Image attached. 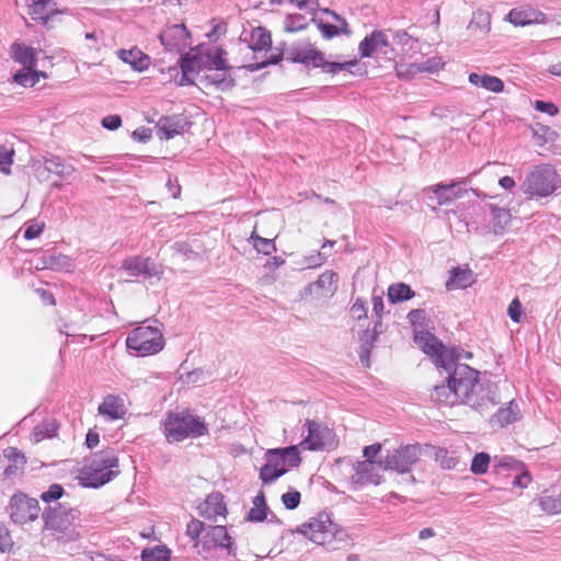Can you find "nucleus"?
<instances>
[{
    "mask_svg": "<svg viewBox=\"0 0 561 561\" xmlns=\"http://www.w3.org/2000/svg\"><path fill=\"white\" fill-rule=\"evenodd\" d=\"M447 373L445 382L436 385L431 399L448 407L465 404L483 414L500 403L497 385L481 378L480 371L469 365H458Z\"/></svg>",
    "mask_w": 561,
    "mask_h": 561,
    "instance_id": "1",
    "label": "nucleus"
},
{
    "mask_svg": "<svg viewBox=\"0 0 561 561\" xmlns=\"http://www.w3.org/2000/svg\"><path fill=\"white\" fill-rule=\"evenodd\" d=\"M118 458L113 450L95 454L91 463L83 467L79 474V484L84 488L98 489L118 474Z\"/></svg>",
    "mask_w": 561,
    "mask_h": 561,
    "instance_id": "2",
    "label": "nucleus"
},
{
    "mask_svg": "<svg viewBox=\"0 0 561 561\" xmlns=\"http://www.w3.org/2000/svg\"><path fill=\"white\" fill-rule=\"evenodd\" d=\"M265 465L260 469L263 484H270L287 472V468L298 467L301 462L299 446L267 449L264 454Z\"/></svg>",
    "mask_w": 561,
    "mask_h": 561,
    "instance_id": "3",
    "label": "nucleus"
},
{
    "mask_svg": "<svg viewBox=\"0 0 561 561\" xmlns=\"http://www.w3.org/2000/svg\"><path fill=\"white\" fill-rule=\"evenodd\" d=\"M163 433L170 443L187 437H201L207 433L205 423L188 412H170L163 422Z\"/></svg>",
    "mask_w": 561,
    "mask_h": 561,
    "instance_id": "4",
    "label": "nucleus"
},
{
    "mask_svg": "<svg viewBox=\"0 0 561 561\" xmlns=\"http://www.w3.org/2000/svg\"><path fill=\"white\" fill-rule=\"evenodd\" d=\"M164 339L157 327H137L126 337V347L138 356H150L163 350Z\"/></svg>",
    "mask_w": 561,
    "mask_h": 561,
    "instance_id": "5",
    "label": "nucleus"
},
{
    "mask_svg": "<svg viewBox=\"0 0 561 561\" xmlns=\"http://www.w3.org/2000/svg\"><path fill=\"white\" fill-rule=\"evenodd\" d=\"M287 59L302 64L305 66L320 67L327 73L336 75L341 71H351V69L357 64V60H350L344 62L325 61L324 54L310 46L307 47H291L288 50Z\"/></svg>",
    "mask_w": 561,
    "mask_h": 561,
    "instance_id": "6",
    "label": "nucleus"
},
{
    "mask_svg": "<svg viewBox=\"0 0 561 561\" xmlns=\"http://www.w3.org/2000/svg\"><path fill=\"white\" fill-rule=\"evenodd\" d=\"M558 174L548 165L536 168L531 171L525 182V193L545 197L552 194L557 188Z\"/></svg>",
    "mask_w": 561,
    "mask_h": 561,
    "instance_id": "7",
    "label": "nucleus"
},
{
    "mask_svg": "<svg viewBox=\"0 0 561 561\" xmlns=\"http://www.w3.org/2000/svg\"><path fill=\"white\" fill-rule=\"evenodd\" d=\"M421 447L419 445H405L400 448L388 450L387 455L379 461L383 470H396L400 473L409 472L411 467L419 460Z\"/></svg>",
    "mask_w": 561,
    "mask_h": 561,
    "instance_id": "8",
    "label": "nucleus"
},
{
    "mask_svg": "<svg viewBox=\"0 0 561 561\" xmlns=\"http://www.w3.org/2000/svg\"><path fill=\"white\" fill-rule=\"evenodd\" d=\"M8 510L11 520L18 525L37 519L41 513L38 501L22 492L12 495Z\"/></svg>",
    "mask_w": 561,
    "mask_h": 561,
    "instance_id": "9",
    "label": "nucleus"
},
{
    "mask_svg": "<svg viewBox=\"0 0 561 561\" xmlns=\"http://www.w3.org/2000/svg\"><path fill=\"white\" fill-rule=\"evenodd\" d=\"M301 533L317 545H327L332 541L336 533V525L325 514L311 518L301 526Z\"/></svg>",
    "mask_w": 561,
    "mask_h": 561,
    "instance_id": "10",
    "label": "nucleus"
},
{
    "mask_svg": "<svg viewBox=\"0 0 561 561\" xmlns=\"http://www.w3.org/2000/svg\"><path fill=\"white\" fill-rule=\"evenodd\" d=\"M305 426L308 434L299 444L304 449L322 450L334 444V433L328 426L312 420H307Z\"/></svg>",
    "mask_w": 561,
    "mask_h": 561,
    "instance_id": "11",
    "label": "nucleus"
},
{
    "mask_svg": "<svg viewBox=\"0 0 561 561\" xmlns=\"http://www.w3.org/2000/svg\"><path fill=\"white\" fill-rule=\"evenodd\" d=\"M414 342L426 355L434 358L437 367L443 368L444 360L453 356V351H448V347L427 331L415 332Z\"/></svg>",
    "mask_w": 561,
    "mask_h": 561,
    "instance_id": "12",
    "label": "nucleus"
},
{
    "mask_svg": "<svg viewBox=\"0 0 561 561\" xmlns=\"http://www.w3.org/2000/svg\"><path fill=\"white\" fill-rule=\"evenodd\" d=\"M42 516L46 528L61 533L67 530L77 519L78 511L57 504L56 506L48 507Z\"/></svg>",
    "mask_w": 561,
    "mask_h": 561,
    "instance_id": "13",
    "label": "nucleus"
},
{
    "mask_svg": "<svg viewBox=\"0 0 561 561\" xmlns=\"http://www.w3.org/2000/svg\"><path fill=\"white\" fill-rule=\"evenodd\" d=\"M358 50L360 57H371L375 54L388 56L393 51V48L390 45L389 36L387 31H374L371 34L367 35L358 46Z\"/></svg>",
    "mask_w": 561,
    "mask_h": 561,
    "instance_id": "14",
    "label": "nucleus"
},
{
    "mask_svg": "<svg viewBox=\"0 0 561 561\" xmlns=\"http://www.w3.org/2000/svg\"><path fill=\"white\" fill-rule=\"evenodd\" d=\"M203 549L221 548L227 550L229 556H236V547L229 536L227 528L221 525L209 526L201 541Z\"/></svg>",
    "mask_w": 561,
    "mask_h": 561,
    "instance_id": "15",
    "label": "nucleus"
},
{
    "mask_svg": "<svg viewBox=\"0 0 561 561\" xmlns=\"http://www.w3.org/2000/svg\"><path fill=\"white\" fill-rule=\"evenodd\" d=\"M467 180L451 181L448 184L438 183L424 188L425 193H433L436 197L437 205H447L455 199L461 198L467 192L461 185L466 184Z\"/></svg>",
    "mask_w": 561,
    "mask_h": 561,
    "instance_id": "16",
    "label": "nucleus"
},
{
    "mask_svg": "<svg viewBox=\"0 0 561 561\" xmlns=\"http://www.w3.org/2000/svg\"><path fill=\"white\" fill-rule=\"evenodd\" d=\"M376 467V461H357L354 466V473L351 477V483L354 485V489H359L366 484H380L381 476L378 474Z\"/></svg>",
    "mask_w": 561,
    "mask_h": 561,
    "instance_id": "17",
    "label": "nucleus"
},
{
    "mask_svg": "<svg viewBox=\"0 0 561 561\" xmlns=\"http://www.w3.org/2000/svg\"><path fill=\"white\" fill-rule=\"evenodd\" d=\"M160 41L167 50L181 51L188 45V32L184 24H173L160 34Z\"/></svg>",
    "mask_w": 561,
    "mask_h": 561,
    "instance_id": "18",
    "label": "nucleus"
},
{
    "mask_svg": "<svg viewBox=\"0 0 561 561\" xmlns=\"http://www.w3.org/2000/svg\"><path fill=\"white\" fill-rule=\"evenodd\" d=\"M123 267L130 276L160 277L162 270L153 263L149 257L134 256L123 262Z\"/></svg>",
    "mask_w": 561,
    "mask_h": 561,
    "instance_id": "19",
    "label": "nucleus"
},
{
    "mask_svg": "<svg viewBox=\"0 0 561 561\" xmlns=\"http://www.w3.org/2000/svg\"><path fill=\"white\" fill-rule=\"evenodd\" d=\"M506 20L515 26H527L531 24H543L547 15L530 7L514 8L506 15Z\"/></svg>",
    "mask_w": 561,
    "mask_h": 561,
    "instance_id": "20",
    "label": "nucleus"
},
{
    "mask_svg": "<svg viewBox=\"0 0 561 561\" xmlns=\"http://www.w3.org/2000/svg\"><path fill=\"white\" fill-rule=\"evenodd\" d=\"M187 119L183 115L161 116L157 122V134L160 138L171 139L183 133Z\"/></svg>",
    "mask_w": 561,
    "mask_h": 561,
    "instance_id": "21",
    "label": "nucleus"
},
{
    "mask_svg": "<svg viewBox=\"0 0 561 561\" xmlns=\"http://www.w3.org/2000/svg\"><path fill=\"white\" fill-rule=\"evenodd\" d=\"M240 41L247 43L253 51L270 50L272 47L271 33L262 26L253 27L250 32L243 31Z\"/></svg>",
    "mask_w": 561,
    "mask_h": 561,
    "instance_id": "22",
    "label": "nucleus"
},
{
    "mask_svg": "<svg viewBox=\"0 0 561 561\" xmlns=\"http://www.w3.org/2000/svg\"><path fill=\"white\" fill-rule=\"evenodd\" d=\"M199 83L205 88L214 87L219 91H227L234 87V79L229 70H213L201 76Z\"/></svg>",
    "mask_w": 561,
    "mask_h": 561,
    "instance_id": "23",
    "label": "nucleus"
},
{
    "mask_svg": "<svg viewBox=\"0 0 561 561\" xmlns=\"http://www.w3.org/2000/svg\"><path fill=\"white\" fill-rule=\"evenodd\" d=\"M98 411L110 421L121 420L127 413L124 399L114 394H107Z\"/></svg>",
    "mask_w": 561,
    "mask_h": 561,
    "instance_id": "24",
    "label": "nucleus"
},
{
    "mask_svg": "<svg viewBox=\"0 0 561 561\" xmlns=\"http://www.w3.org/2000/svg\"><path fill=\"white\" fill-rule=\"evenodd\" d=\"M198 510L201 515L208 519H217L219 516H225L227 507L224 502V495L219 492L210 493L198 506Z\"/></svg>",
    "mask_w": 561,
    "mask_h": 561,
    "instance_id": "25",
    "label": "nucleus"
},
{
    "mask_svg": "<svg viewBox=\"0 0 561 561\" xmlns=\"http://www.w3.org/2000/svg\"><path fill=\"white\" fill-rule=\"evenodd\" d=\"M520 410L515 400H511L506 407L500 408L490 419L492 426L504 427L519 419Z\"/></svg>",
    "mask_w": 561,
    "mask_h": 561,
    "instance_id": "26",
    "label": "nucleus"
},
{
    "mask_svg": "<svg viewBox=\"0 0 561 561\" xmlns=\"http://www.w3.org/2000/svg\"><path fill=\"white\" fill-rule=\"evenodd\" d=\"M438 61L436 59H428L425 62L398 65L396 67L397 76L400 79L410 80L416 73L420 72H432L437 69Z\"/></svg>",
    "mask_w": 561,
    "mask_h": 561,
    "instance_id": "27",
    "label": "nucleus"
},
{
    "mask_svg": "<svg viewBox=\"0 0 561 561\" xmlns=\"http://www.w3.org/2000/svg\"><path fill=\"white\" fill-rule=\"evenodd\" d=\"M227 53L220 47H214L208 49L206 54L201 55L203 57V69L205 71L213 70H229L230 67L227 64L225 56Z\"/></svg>",
    "mask_w": 561,
    "mask_h": 561,
    "instance_id": "28",
    "label": "nucleus"
},
{
    "mask_svg": "<svg viewBox=\"0 0 561 561\" xmlns=\"http://www.w3.org/2000/svg\"><path fill=\"white\" fill-rule=\"evenodd\" d=\"M117 54L119 59H122L125 64L130 65L131 68L136 71H144L150 65V58L138 48H133L129 50L119 49Z\"/></svg>",
    "mask_w": 561,
    "mask_h": 561,
    "instance_id": "29",
    "label": "nucleus"
},
{
    "mask_svg": "<svg viewBox=\"0 0 561 561\" xmlns=\"http://www.w3.org/2000/svg\"><path fill=\"white\" fill-rule=\"evenodd\" d=\"M469 82L473 85L481 87L488 91L500 93L504 90V82L502 79L491 75H479L472 72L469 75Z\"/></svg>",
    "mask_w": 561,
    "mask_h": 561,
    "instance_id": "30",
    "label": "nucleus"
},
{
    "mask_svg": "<svg viewBox=\"0 0 561 561\" xmlns=\"http://www.w3.org/2000/svg\"><path fill=\"white\" fill-rule=\"evenodd\" d=\"M11 55L14 61L21 64L23 67H35L37 50L24 44H13L11 47Z\"/></svg>",
    "mask_w": 561,
    "mask_h": 561,
    "instance_id": "31",
    "label": "nucleus"
},
{
    "mask_svg": "<svg viewBox=\"0 0 561 561\" xmlns=\"http://www.w3.org/2000/svg\"><path fill=\"white\" fill-rule=\"evenodd\" d=\"M488 208L490 209L491 213V224L493 232L495 234H502L505 228L511 222L510 210L493 204L488 205Z\"/></svg>",
    "mask_w": 561,
    "mask_h": 561,
    "instance_id": "32",
    "label": "nucleus"
},
{
    "mask_svg": "<svg viewBox=\"0 0 561 561\" xmlns=\"http://www.w3.org/2000/svg\"><path fill=\"white\" fill-rule=\"evenodd\" d=\"M268 507L266 505L265 495L260 491L253 499V507L248 512L247 519L254 523H261L266 519Z\"/></svg>",
    "mask_w": 561,
    "mask_h": 561,
    "instance_id": "33",
    "label": "nucleus"
},
{
    "mask_svg": "<svg viewBox=\"0 0 561 561\" xmlns=\"http://www.w3.org/2000/svg\"><path fill=\"white\" fill-rule=\"evenodd\" d=\"M54 2L51 0H38L30 5L28 14L34 21L47 22L54 11Z\"/></svg>",
    "mask_w": 561,
    "mask_h": 561,
    "instance_id": "34",
    "label": "nucleus"
},
{
    "mask_svg": "<svg viewBox=\"0 0 561 561\" xmlns=\"http://www.w3.org/2000/svg\"><path fill=\"white\" fill-rule=\"evenodd\" d=\"M35 67H23L13 76V81L24 88L34 87L41 77H45L42 71H36Z\"/></svg>",
    "mask_w": 561,
    "mask_h": 561,
    "instance_id": "35",
    "label": "nucleus"
},
{
    "mask_svg": "<svg viewBox=\"0 0 561 561\" xmlns=\"http://www.w3.org/2000/svg\"><path fill=\"white\" fill-rule=\"evenodd\" d=\"M58 424L54 419L45 420L33 430L32 436L35 443L57 435Z\"/></svg>",
    "mask_w": 561,
    "mask_h": 561,
    "instance_id": "36",
    "label": "nucleus"
},
{
    "mask_svg": "<svg viewBox=\"0 0 561 561\" xmlns=\"http://www.w3.org/2000/svg\"><path fill=\"white\" fill-rule=\"evenodd\" d=\"M412 288L404 283H396L388 287V299L392 304L407 301L414 297Z\"/></svg>",
    "mask_w": 561,
    "mask_h": 561,
    "instance_id": "37",
    "label": "nucleus"
},
{
    "mask_svg": "<svg viewBox=\"0 0 561 561\" xmlns=\"http://www.w3.org/2000/svg\"><path fill=\"white\" fill-rule=\"evenodd\" d=\"M337 274L333 271L323 272L318 279L313 283V286L322 290V295L333 294L336 289Z\"/></svg>",
    "mask_w": 561,
    "mask_h": 561,
    "instance_id": "38",
    "label": "nucleus"
},
{
    "mask_svg": "<svg viewBox=\"0 0 561 561\" xmlns=\"http://www.w3.org/2000/svg\"><path fill=\"white\" fill-rule=\"evenodd\" d=\"M473 282L472 272L468 268L456 267L451 270V276L447 282V287L454 284L457 288H467Z\"/></svg>",
    "mask_w": 561,
    "mask_h": 561,
    "instance_id": "39",
    "label": "nucleus"
},
{
    "mask_svg": "<svg viewBox=\"0 0 561 561\" xmlns=\"http://www.w3.org/2000/svg\"><path fill=\"white\" fill-rule=\"evenodd\" d=\"M171 551L164 545L146 548L141 552L142 561H169Z\"/></svg>",
    "mask_w": 561,
    "mask_h": 561,
    "instance_id": "40",
    "label": "nucleus"
},
{
    "mask_svg": "<svg viewBox=\"0 0 561 561\" xmlns=\"http://www.w3.org/2000/svg\"><path fill=\"white\" fill-rule=\"evenodd\" d=\"M203 57L201 55L184 56L180 60L181 71L184 75L198 73L203 69Z\"/></svg>",
    "mask_w": 561,
    "mask_h": 561,
    "instance_id": "41",
    "label": "nucleus"
},
{
    "mask_svg": "<svg viewBox=\"0 0 561 561\" xmlns=\"http://www.w3.org/2000/svg\"><path fill=\"white\" fill-rule=\"evenodd\" d=\"M45 169L48 172L55 173L61 178L67 176L71 173V168L67 167L59 157H50L45 159Z\"/></svg>",
    "mask_w": 561,
    "mask_h": 561,
    "instance_id": "42",
    "label": "nucleus"
},
{
    "mask_svg": "<svg viewBox=\"0 0 561 561\" xmlns=\"http://www.w3.org/2000/svg\"><path fill=\"white\" fill-rule=\"evenodd\" d=\"M448 351H453V356L444 360L443 369H454V367L462 365L461 363H459L461 359H470L472 357V353L461 348L451 347L448 348Z\"/></svg>",
    "mask_w": 561,
    "mask_h": 561,
    "instance_id": "43",
    "label": "nucleus"
},
{
    "mask_svg": "<svg viewBox=\"0 0 561 561\" xmlns=\"http://www.w3.org/2000/svg\"><path fill=\"white\" fill-rule=\"evenodd\" d=\"M490 455L486 453H478L471 461L470 470L474 474H483L488 471L490 463Z\"/></svg>",
    "mask_w": 561,
    "mask_h": 561,
    "instance_id": "44",
    "label": "nucleus"
},
{
    "mask_svg": "<svg viewBox=\"0 0 561 561\" xmlns=\"http://www.w3.org/2000/svg\"><path fill=\"white\" fill-rule=\"evenodd\" d=\"M250 239L253 241V247L259 253L270 255L271 253L276 251L275 243L272 239L262 238L254 233H252Z\"/></svg>",
    "mask_w": 561,
    "mask_h": 561,
    "instance_id": "45",
    "label": "nucleus"
},
{
    "mask_svg": "<svg viewBox=\"0 0 561 561\" xmlns=\"http://www.w3.org/2000/svg\"><path fill=\"white\" fill-rule=\"evenodd\" d=\"M539 506L548 514H561V503L559 495H545L539 499Z\"/></svg>",
    "mask_w": 561,
    "mask_h": 561,
    "instance_id": "46",
    "label": "nucleus"
},
{
    "mask_svg": "<svg viewBox=\"0 0 561 561\" xmlns=\"http://www.w3.org/2000/svg\"><path fill=\"white\" fill-rule=\"evenodd\" d=\"M307 25L306 18L301 14H289L286 18L285 30L288 32H297Z\"/></svg>",
    "mask_w": 561,
    "mask_h": 561,
    "instance_id": "47",
    "label": "nucleus"
},
{
    "mask_svg": "<svg viewBox=\"0 0 561 561\" xmlns=\"http://www.w3.org/2000/svg\"><path fill=\"white\" fill-rule=\"evenodd\" d=\"M14 150L12 148H7L4 146H0V171L9 174L10 165L13 163Z\"/></svg>",
    "mask_w": 561,
    "mask_h": 561,
    "instance_id": "48",
    "label": "nucleus"
},
{
    "mask_svg": "<svg viewBox=\"0 0 561 561\" xmlns=\"http://www.w3.org/2000/svg\"><path fill=\"white\" fill-rule=\"evenodd\" d=\"M283 59V53L277 51L276 54H271V56L264 59L261 62L247 65L245 68L250 71H257L268 65H276Z\"/></svg>",
    "mask_w": 561,
    "mask_h": 561,
    "instance_id": "49",
    "label": "nucleus"
},
{
    "mask_svg": "<svg viewBox=\"0 0 561 561\" xmlns=\"http://www.w3.org/2000/svg\"><path fill=\"white\" fill-rule=\"evenodd\" d=\"M313 21L317 23V26H318L319 31L321 32L322 36L327 39H331L334 36L342 34L340 31V26H337V25H333L331 23H327L321 20L320 21L313 20Z\"/></svg>",
    "mask_w": 561,
    "mask_h": 561,
    "instance_id": "50",
    "label": "nucleus"
},
{
    "mask_svg": "<svg viewBox=\"0 0 561 561\" xmlns=\"http://www.w3.org/2000/svg\"><path fill=\"white\" fill-rule=\"evenodd\" d=\"M64 494V489L60 484L54 483L49 485L48 490L41 494V499L45 503L59 500Z\"/></svg>",
    "mask_w": 561,
    "mask_h": 561,
    "instance_id": "51",
    "label": "nucleus"
},
{
    "mask_svg": "<svg viewBox=\"0 0 561 561\" xmlns=\"http://www.w3.org/2000/svg\"><path fill=\"white\" fill-rule=\"evenodd\" d=\"M507 314L515 323H520L523 320V307L518 298H514L507 308Z\"/></svg>",
    "mask_w": 561,
    "mask_h": 561,
    "instance_id": "52",
    "label": "nucleus"
},
{
    "mask_svg": "<svg viewBox=\"0 0 561 561\" xmlns=\"http://www.w3.org/2000/svg\"><path fill=\"white\" fill-rule=\"evenodd\" d=\"M300 493L298 491L286 492L282 495V502L287 510H295L300 503Z\"/></svg>",
    "mask_w": 561,
    "mask_h": 561,
    "instance_id": "53",
    "label": "nucleus"
},
{
    "mask_svg": "<svg viewBox=\"0 0 561 561\" xmlns=\"http://www.w3.org/2000/svg\"><path fill=\"white\" fill-rule=\"evenodd\" d=\"M13 546V540L8 528L0 523V551H10Z\"/></svg>",
    "mask_w": 561,
    "mask_h": 561,
    "instance_id": "54",
    "label": "nucleus"
},
{
    "mask_svg": "<svg viewBox=\"0 0 561 561\" xmlns=\"http://www.w3.org/2000/svg\"><path fill=\"white\" fill-rule=\"evenodd\" d=\"M204 531V524L198 519H192L186 526V535L192 540H197L201 534Z\"/></svg>",
    "mask_w": 561,
    "mask_h": 561,
    "instance_id": "55",
    "label": "nucleus"
},
{
    "mask_svg": "<svg viewBox=\"0 0 561 561\" xmlns=\"http://www.w3.org/2000/svg\"><path fill=\"white\" fill-rule=\"evenodd\" d=\"M3 455L10 461L15 465L23 466L25 463V457L21 451L15 447H8L3 450Z\"/></svg>",
    "mask_w": 561,
    "mask_h": 561,
    "instance_id": "56",
    "label": "nucleus"
},
{
    "mask_svg": "<svg viewBox=\"0 0 561 561\" xmlns=\"http://www.w3.org/2000/svg\"><path fill=\"white\" fill-rule=\"evenodd\" d=\"M535 108L541 113H547L550 116H554L559 112L556 104H553L552 102H546L541 100L535 102Z\"/></svg>",
    "mask_w": 561,
    "mask_h": 561,
    "instance_id": "57",
    "label": "nucleus"
},
{
    "mask_svg": "<svg viewBox=\"0 0 561 561\" xmlns=\"http://www.w3.org/2000/svg\"><path fill=\"white\" fill-rule=\"evenodd\" d=\"M43 229H44L43 224L31 222L27 225V227L24 230V238L26 240H32L34 238H37L43 232Z\"/></svg>",
    "mask_w": 561,
    "mask_h": 561,
    "instance_id": "58",
    "label": "nucleus"
},
{
    "mask_svg": "<svg viewBox=\"0 0 561 561\" xmlns=\"http://www.w3.org/2000/svg\"><path fill=\"white\" fill-rule=\"evenodd\" d=\"M323 12L325 14L331 15L332 19L339 23L337 26H340V31H341L342 34H345V35H350L351 34V31L348 28V24H347V22H346V20L344 18H342L341 15L335 13L334 11H331L330 9H323Z\"/></svg>",
    "mask_w": 561,
    "mask_h": 561,
    "instance_id": "59",
    "label": "nucleus"
},
{
    "mask_svg": "<svg viewBox=\"0 0 561 561\" xmlns=\"http://www.w3.org/2000/svg\"><path fill=\"white\" fill-rule=\"evenodd\" d=\"M102 126L108 130H116L122 125V118L118 115H107L102 118Z\"/></svg>",
    "mask_w": 561,
    "mask_h": 561,
    "instance_id": "60",
    "label": "nucleus"
},
{
    "mask_svg": "<svg viewBox=\"0 0 561 561\" xmlns=\"http://www.w3.org/2000/svg\"><path fill=\"white\" fill-rule=\"evenodd\" d=\"M351 313L354 318L362 319L367 316V310L364 300L357 298L351 307Z\"/></svg>",
    "mask_w": 561,
    "mask_h": 561,
    "instance_id": "61",
    "label": "nucleus"
},
{
    "mask_svg": "<svg viewBox=\"0 0 561 561\" xmlns=\"http://www.w3.org/2000/svg\"><path fill=\"white\" fill-rule=\"evenodd\" d=\"M290 3L295 4L299 10H307L314 12L319 5L318 0H289Z\"/></svg>",
    "mask_w": 561,
    "mask_h": 561,
    "instance_id": "62",
    "label": "nucleus"
},
{
    "mask_svg": "<svg viewBox=\"0 0 561 561\" xmlns=\"http://www.w3.org/2000/svg\"><path fill=\"white\" fill-rule=\"evenodd\" d=\"M328 259L325 252H317L306 259L308 267H317L322 265Z\"/></svg>",
    "mask_w": 561,
    "mask_h": 561,
    "instance_id": "63",
    "label": "nucleus"
},
{
    "mask_svg": "<svg viewBox=\"0 0 561 561\" xmlns=\"http://www.w3.org/2000/svg\"><path fill=\"white\" fill-rule=\"evenodd\" d=\"M381 451V445L379 443L366 446L363 450V456L366 458L365 460L376 461L375 458Z\"/></svg>",
    "mask_w": 561,
    "mask_h": 561,
    "instance_id": "64",
    "label": "nucleus"
}]
</instances>
